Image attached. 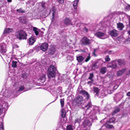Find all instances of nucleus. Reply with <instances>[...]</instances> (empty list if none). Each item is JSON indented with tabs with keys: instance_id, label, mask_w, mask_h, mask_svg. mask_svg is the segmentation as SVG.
<instances>
[{
	"instance_id": "6e6d98bb",
	"label": "nucleus",
	"mask_w": 130,
	"mask_h": 130,
	"mask_svg": "<svg viewBox=\"0 0 130 130\" xmlns=\"http://www.w3.org/2000/svg\"><path fill=\"white\" fill-rule=\"evenodd\" d=\"M32 52V50H31L29 52H28L29 54H30V53H31Z\"/></svg>"
},
{
	"instance_id": "37998d69",
	"label": "nucleus",
	"mask_w": 130,
	"mask_h": 130,
	"mask_svg": "<svg viewBox=\"0 0 130 130\" xmlns=\"http://www.w3.org/2000/svg\"><path fill=\"white\" fill-rule=\"evenodd\" d=\"M45 3L44 2H42L41 3V6L42 7V8H43L44 9L45 8Z\"/></svg>"
},
{
	"instance_id": "f3484780",
	"label": "nucleus",
	"mask_w": 130,
	"mask_h": 130,
	"mask_svg": "<svg viewBox=\"0 0 130 130\" xmlns=\"http://www.w3.org/2000/svg\"><path fill=\"white\" fill-rule=\"evenodd\" d=\"M13 29L10 28H6L5 29L3 34H7L13 31Z\"/></svg>"
},
{
	"instance_id": "0eeeda50",
	"label": "nucleus",
	"mask_w": 130,
	"mask_h": 130,
	"mask_svg": "<svg viewBox=\"0 0 130 130\" xmlns=\"http://www.w3.org/2000/svg\"><path fill=\"white\" fill-rule=\"evenodd\" d=\"M82 44L84 45H90L91 43V41L90 39L87 37H83L81 40Z\"/></svg>"
},
{
	"instance_id": "c03bdc74",
	"label": "nucleus",
	"mask_w": 130,
	"mask_h": 130,
	"mask_svg": "<svg viewBox=\"0 0 130 130\" xmlns=\"http://www.w3.org/2000/svg\"><path fill=\"white\" fill-rule=\"evenodd\" d=\"M80 119L79 118H77L75 120V123H79L80 122Z\"/></svg>"
},
{
	"instance_id": "39448f33",
	"label": "nucleus",
	"mask_w": 130,
	"mask_h": 130,
	"mask_svg": "<svg viewBox=\"0 0 130 130\" xmlns=\"http://www.w3.org/2000/svg\"><path fill=\"white\" fill-rule=\"evenodd\" d=\"M91 123L89 120H85L80 125V130H87V129L89 127V126H91Z\"/></svg>"
},
{
	"instance_id": "052dcab7",
	"label": "nucleus",
	"mask_w": 130,
	"mask_h": 130,
	"mask_svg": "<svg viewBox=\"0 0 130 130\" xmlns=\"http://www.w3.org/2000/svg\"><path fill=\"white\" fill-rule=\"evenodd\" d=\"M58 88H57V91H56L57 93H59V92L58 91Z\"/></svg>"
},
{
	"instance_id": "20e7f679",
	"label": "nucleus",
	"mask_w": 130,
	"mask_h": 130,
	"mask_svg": "<svg viewBox=\"0 0 130 130\" xmlns=\"http://www.w3.org/2000/svg\"><path fill=\"white\" fill-rule=\"evenodd\" d=\"M27 34L25 32L22 30L16 31L15 33V36L20 40L26 39Z\"/></svg>"
},
{
	"instance_id": "3c124183",
	"label": "nucleus",
	"mask_w": 130,
	"mask_h": 130,
	"mask_svg": "<svg viewBox=\"0 0 130 130\" xmlns=\"http://www.w3.org/2000/svg\"><path fill=\"white\" fill-rule=\"evenodd\" d=\"M107 53L109 54H110L112 53V51H107Z\"/></svg>"
},
{
	"instance_id": "ea45409f",
	"label": "nucleus",
	"mask_w": 130,
	"mask_h": 130,
	"mask_svg": "<svg viewBox=\"0 0 130 130\" xmlns=\"http://www.w3.org/2000/svg\"><path fill=\"white\" fill-rule=\"evenodd\" d=\"M4 126L3 122H2L0 124V130H4Z\"/></svg>"
},
{
	"instance_id": "c756f323",
	"label": "nucleus",
	"mask_w": 130,
	"mask_h": 130,
	"mask_svg": "<svg viewBox=\"0 0 130 130\" xmlns=\"http://www.w3.org/2000/svg\"><path fill=\"white\" fill-rule=\"evenodd\" d=\"M26 10L23 9L22 8H20L19 9L17 10V11L19 13H23L25 12Z\"/></svg>"
},
{
	"instance_id": "7c9ffc66",
	"label": "nucleus",
	"mask_w": 130,
	"mask_h": 130,
	"mask_svg": "<svg viewBox=\"0 0 130 130\" xmlns=\"http://www.w3.org/2000/svg\"><path fill=\"white\" fill-rule=\"evenodd\" d=\"M61 113L62 117L63 118H64L66 116V112L64 109L62 108L61 111Z\"/></svg>"
},
{
	"instance_id": "e433bc0d",
	"label": "nucleus",
	"mask_w": 130,
	"mask_h": 130,
	"mask_svg": "<svg viewBox=\"0 0 130 130\" xmlns=\"http://www.w3.org/2000/svg\"><path fill=\"white\" fill-rule=\"evenodd\" d=\"M25 87L24 85L21 86L19 87V89L18 90L19 91H21L25 89Z\"/></svg>"
},
{
	"instance_id": "1a4fd4ad",
	"label": "nucleus",
	"mask_w": 130,
	"mask_h": 130,
	"mask_svg": "<svg viewBox=\"0 0 130 130\" xmlns=\"http://www.w3.org/2000/svg\"><path fill=\"white\" fill-rule=\"evenodd\" d=\"M77 91L80 94L86 97L87 99H89L90 98V95L86 91L82 90L79 88L78 89Z\"/></svg>"
},
{
	"instance_id": "b1692460",
	"label": "nucleus",
	"mask_w": 130,
	"mask_h": 130,
	"mask_svg": "<svg viewBox=\"0 0 130 130\" xmlns=\"http://www.w3.org/2000/svg\"><path fill=\"white\" fill-rule=\"evenodd\" d=\"M46 75L45 74L42 75L40 77L39 79L41 80L42 82H45L46 79Z\"/></svg>"
},
{
	"instance_id": "603ef678",
	"label": "nucleus",
	"mask_w": 130,
	"mask_h": 130,
	"mask_svg": "<svg viewBox=\"0 0 130 130\" xmlns=\"http://www.w3.org/2000/svg\"><path fill=\"white\" fill-rule=\"evenodd\" d=\"M126 8L128 10H130V5L126 7Z\"/></svg>"
},
{
	"instance_id": "bb28decb",
	"label": "nucleus",
	"mask_w": 130,
	"mask_h": 130,
	"mask_svg": "<svg viewBox=\"0 0 130 130\" xmlns=\"http://www.w3.org/2000/svg\"><path fill=\"white\" fill-rule=\"evenodd\" d=\"M97 62H96L93 63L91 66L92 69L93 70H94L96 69H98V67L97 65Z\"/></svg>"
},
{
	"instance_id": "aec40b11",
	"label": "nucleus",
	"mask_w": 130,
	"mask_h": 130,
	"mask_svg": "<svg viewBox=\"0 0 130 130\" xmlns=\"http://www.w3.org/2000/svg\"><path fill=\"white\" fill-rule=\"evenodd\" d=\"M93 93L95 96H97L99 93L100 92L99 89L97 87H94L93 88Z\"/></svg>"
},
{
	"instance_id": "6e6552de",
	"label": "nucleus",
	"mask_w": 130,
	"mask_h": 130,
	"mask_svg": "<svg viewBox=\"0 0 130 130\" xmlns=\"http://www.w3.org/2000/svg\"><path fill=\"white\" fill-rule=\"evenodd\" d=\"M83 100V98L82 96L78 95L75 98V101L77 104L82 105Z\"/></svg>"
},
{
	"instance_id": "6ab92c4d",
	"label": "nucleus",
	"mask_w": 130,
	"mask_h": 130,
	"mask_svg": "<svg viewBox=\"0 0 130 130\" xmlns=\"http://www.w3.org/2000/svg\"><path fill=\"white\" fill-rule=\"evenodd\" d=\"M56 51V49L53 47L50 48L48 51V53L49 54L52 55Z\"/></svg>"
},
{
	"instance_id": "13d9d810",
	"label": "nucleus",
	"mask_w": 130,
	"mask_h": 130,
	"mask_svg": "<svg viewBox=\"0 0 130 130\" xmlns=\"http://www.w3.org/2000/svg\"><path fill=\"white\" fill-rule=\"evenodd\" d=\"M7 1L8 2H11L12 1V0H7Z\"/></svg>"
},
{
	"instance_id": "9d476101",
	"label": "nucleus",
	"mask_w": 130,
	"mask_h": 130,
	"mask_svg": "<svg viewBox=\"0 0 130 130\" xmlns=\"http://www.w3.org/2000/svg\"><path fill=\"white\" fill-rule=\"evenodd\" d=\"M11 59L12 60V67L13 68H15L17 67V61H15L14 60H17V58L15 57L14 56H12L11 58Z\"/></svg>"
},
{
	"instance_id": "69168bd1",
	"label": "nucleus",
	"mask_w": 130,
	"mask_h": 130,
	"mask_svg": "<svg viewBox=\"0 0 130 130\" xmlns=\"http://www.w3.org/2000/svg\"><path fill=\"white\" fill-rule=\"evenodd\" d=\"M34 84H33V87L34 86Z\"/></svg>"
},
{
	"instance_id": "4468645a",
	"label": "nucleus",
	"mask_w": 130,
	"mask_h": 130,
	"mask_svg": "<svg viewBox=\"0 0 130 130\" xmlns=\"http://www.w3.org/2000/svg\"><path fill=\"white\" fill-rule=\"evenodd\" d=\"M64 24L67 26H69L70 25H72L71 20L68 18H66L63 20Z\"/></svg>"
},
{
	"instance_id": "4d7b16f0",
	"label": "nucleus",
	"mask_w": 130,
	"mask_h": 130,
	"mask_svg": "<svg viewBox=\"0 0 130 130\" xmlns=\"http://www.w3.org/2000/svg\"><path fill=\"white\" fill-rule=\"evenodd\" d=\"M128 33L129 34V35L130 36V30L128 31Z\"/></svg>"
},
{
	"instance_id": "774afa93",
	"label": "nucleus",
	"mask_w": 130,
	"mask_h": 130,
	"mask_svg": "<svg viewBox=\"0 0 130 130\" xmlns=\"http://www.w3.org/2000/svg\"><path fill=\"white\" fill-rule=\"evenodd\" d=\"M2 58H3V57L1 56Z\"/></svg>"
},
{
	"instance_id": "7ed1b4c3",
	"label": "nucleus",
	"mask_w": 130,
	"mask_h": 130,
	"mask_svg": "<svg viewBox=\"0 0 130 130\" xmlns=\"http://www.w3.org/2000/svg\"><path fill=\"white\" fill-rule=\"evenodd\" d=\"M57 72L56 66L52 65H50L47 69V76L48 78L51 79L54 77Z\"/></svg>"
},
{
	"instance_id": "412c9836",
	"label": "nucleus",
	"mask_w": 130,
	"mask_h": 130,
	"mask_svg": "<svg viewBox=\"0 0 130 130\" xmlns=\"http://www.w3.org/2000/svg\"><path fill=\"white\" fill-rule=\"evenodd\" d=\"M107 71V69L105 67H102L100 70V73L102 74H104Z\"/></svg>"
},
{
	"instance_id": "58836bf2",
	"label": "nucleus",
	"mask_w": 130,
	"mask_h": 130,
	"mask_svg": "<svg viewBox=\"0 0 130 130\" xmlns=\"http://www.w3.org/2000/svg\"><path fill=\"white\" fill-rule=\"evenodd\" d=\"M55 13V10H53V13L52 14V21L53 22V21L54 20V14Z\"/></svg>"
},
{
	"instance_id": "f257e3e1",
	"label": "nucleus",
	"mask_w": 130,
	"mask_h": 130,
	"mask_svg": "<svg viewBox=\"0 0 130 130\" xmlns=\"http://www.w3.org/2000/svg\"><path fill=\"white\" fill-rule=\"evenodd\" d=\"M7 89L6 86H3L2 91L0 93V115L3 112L5 113L10 105L8 102L10 99L15 96V91L8 88Z\"/></svg>"
},
{
	"instance_id": "8fccbe9b",
	"label": "nucleus",
	"mask_w": 130,
	"mask_h": 130,
	"mask_svg": "<svg viewBox=\"0 0 130 130\" xmlns=\"http://www.w3.org/2000/svg\"><path fill=\"white\" fill-rule=\"evenodd\" d=\"M95 51H96V50H94V51H93V54L95 56H96V54L95 53Z\"/></svg>"
},
{
	"instance_id": "2eb2a0df",
	"label": "nucleus",
	"mask_w": 130,
	"mask_h": 130,
	"mask_svg": "<svg viewBox=\"0 0 130 130\" xmlns=\"http://www.w3.org/2000/svg\"><path fill=\"white\" fill-rule=\"evenodd\" d=\"M118 65L121 66H123L125 65V61L124 59H119L116 60Z\"/></svg>"
},
{
	"instance_id": "c85d7f7f",
	"label": "nucleus",
	"mask_w": 130,
	"mask_h": 130,
	"mask_svg": "<svg viewBox=\"0 0 130 130\" xmlns=\"http://www.w3.org/2000/svg\"><path fill=\"white\" fill-rule=\"evenodd\" d=\"M108 123H109L107 122L104 125V126L107 128H112L113 127V125L109 124H108Z\"/></svg>"
},
{
	"instance_id": "5fc2aeb1",
	"label": "nucleus",
	"mask_w": 130,
	"mask_h": 130,
	"mask_svg": "<svg viewBox=\"0 0 130 130\" xmlns=\"http://www.w3.org/2000/svg\"><path fill=\"white\" fill-rule=\"evenodd\" d=\"M36 41V39L33 37V44Z\"/></svg>"
},
{
	"instance_id": "cd10ccee",
	"label": "nucleus",
	"mask_w": 130,
	"mask_h": 130,
	"mask_svg": "<svg viewBox=\"0 0 130 130\" xmlns=\"http://www.w3.org/2000/svg\"><path fill=\"white\" fill-rule=\"evenodd\" d=\"M79 0H75L73 4V5L75 10L77 9V5L78 3Z\"/></svg>"
},
{
	"instance_id": "680f3d73",
	"label": "nucleus",
	"mask_w": 130,
	"mask_h": 130,
	"mask_svg": "<svg viewBox=\"0 0 130 130\" xmlns=\"http://www.w3.org/2000/svg\"><path fill=\"white\" fill-rule=\"evenodd\" d=\"M129 61H130L129 63H130V56H129Z\"/></svg>"
},
{
	"instance_id": "338daca9",
	"label": "nucleus",
	"mask_w": 130,
	"mask_h": 130,
	"mask_svg": "<svg viewBox=\"0 0 130 130\" xmlns=\"http://www.w3.org/2000/svg\"><path fill=\"white\" fill-rule=\"evenodd\" d=\"M42 33H43V32H42Z\"/></svg>"
},
{
	"instance_id": "c9c22d12",
	"label": "nucleus",
	"mask_w": 130,
	"mask_h": 130,
	"mask_svg": "<svg viewBox=\"0 0 130 130\" xmlns=\"http://www.w3.org/2000/svg\"><path fill=\"white\" fill-rule=\"evenodd\" d=\"M115 120V118L114 117H112L110 118L109 120L107 121L109 123H113Z\"/></svg>"
},
{
	"instance_id": "ddd939ff",
	"label": "nucleus",
	"mask_w": 130,
	"mask_h": 130,
	"mask_svg": "<svg viewBox=\"0 0 130 130\" xmlns=\"http://www.w3.org/2000/svg\"><path fill=\"white\" fill-rule=\"evenodd\" d=\"M109 35L112 37H116L118 36V31L115 29L110 31Z\"/></svg>"
},
{
	"instance_id": "f03ea898",
	"label": "nucleus",
	"mask_w": 130,
	"mask_h": 130,
	"mask_svg": "<svg viewBox=\"0 0 130 130\" xmlns=\"http://www.w3.org/2000/svg\"><path fill=\"white\" fill-rule=\"evenodd\" d=\"M85 108L86 110V114L87 115L89 114L94 115L99 111V107L92 105L90 100L85 105Z\"/></svg>"
},
{
	"instance_id": "9b49d317",
	"label": "nucleus",
	"mask_w": 130,
	"mask_h": 130,
	"mask_svg": "<svg viewBox=\"0 0 130 130\" xmlns=\"http://www.w3.org/2000/svg\"><path fill=\"white\" fill-rule=\"evenodd\" d=\"M116 60L112 61L111 62L109 63L107 65L109 68H111L113 69L116 68L117 67Z\"/></svg>"
},
{
	"instance_id": "473e14b6",
	"label": "nucleus",
	"mask_w": 130,
	"mask_h": 130,
	"mask_svg": "<svg viewBox=\"0 0 130 130\" xmlns=\"http://www.w3.org/2000/svg\"><path fill=\"white\" fill-rule=\"evenodd\" d=\"M73 127L72 125H69L67 126L66 130H73Z\"/></svg>"
},
{
	"instance_id": "5701e85b",
	"label": "nucleus",
	"mask_w": 130,
	"mask_h": 130,
	"mask_svg": "<svg viewBox=\"0 0 130 130\" xmlns=\"http://www.w3.org/2000/svg\"><path fill=\"white\" fill-rule=\"evenodd\" d=\"M95 35L97 37L100 38L104 36L105 35V34L101 32H98L96 33Z\"/></svg>"
},
{
	"instance_id": "a18cd8bd",
	"label": "nucleus",
	"mask_w": 130,
	"mask_h": 130,
	"mask_svg": "<svg viewBox=\"0 0 130 130\" xmlns=\"http://www.w3.org/2000/svg\"><path fill=\"white\" fill-rule=\"evenodd\" d=\"M120 109L119 108H117L116 109H115V110L113 112L114 113H116L119 111H120Z\"/></svg>"
},
{
	"instance_id": "864d4df0",
	"label": "nucleus",
	"mask_w": 130,
	"mask_h": 130,
	"mask_svg": "<svg viewBox=\"0 0 130 130\" xmlns=\"http://www.w3.org/2000/svg\"><path fill=\"white\" fill-rule=\"evenodd\" d=\"M127 95L128 96H130V92H128Z\"/></svg>"
},
{
	"instance_id": "4be33fe9",
	"label": "nucleus",
	"mask_w": 130,
	"mask_h": 130,
	"mask_svg": "<svg viewBox=\"0 0 130 130\" xmlns=\"http://www.w3.org/2000/svg\"><path fill=\"white\" fill-rule=\"evenodd\" d=\"M84 59V57L81 56H76V60L79 62H82Z\"/></svg>"
},
{
	"instance_id": "a19ab883",
	"label": "nucleus",
	"mask_w": 130,
	"mask_h": 130,
	"mask_svg": "<svg viewBox=\"0 0 130 130\" xmlns=\"http://www.w3.org/2000/svg\"><path fill=\"white\" fill-rule=\"evenodd\" d=\"M105 60L106 62H108L110 60V59L109 56L108 55L105 58Z\"/></svg>"
},
{
	"instance_id": "72a5a7b5",
	"label": "nucleus",
	"mask_w": 130,
	"mask_h": 130,
	"mask_svg": "<svg viewBox=\"0 0 130 130\" xmlns=\"http://www.w3.org/2000/svg\"><path fill=\"white\" fill-rule=\"evenodd\" d=\"M94 76V75L93 73H90L89 77L88 78V79L91 80L92 81H93V77Z\"/></svg>"
},
{
	"instance_id": "423d86ee",
	"label": "nucleus",
	"mask_w": 130,
	"mask_h": 130,
	"mask_svg": "<svg viewBox=\"0 0 130 130\" xmlns=\"http://www.w3.org/2000/svg\"><path fill=\"white\" fill-rule=\"evenodd\" d=\"M7 51L6 47L4 43H0V54L3 55L5 54Z\"/></svg>"
},
{
	"instance_id": "dca6fc26",
	"label": "nucleus",
	"mask_w": 130,
	"mask_h": 130,
	"mask_svg": "<svg viewBox=\"0 0 130 130\" xmlns=\"http://www.w3.org/2000/svg\"><path fill=\"white\" fill-rule=\"evenodd\" d=\"M126 68H125L118 71L117 73V76L119 77L123 75L126 71Z\"/></svg>"
},
{
	"instance_id": "bf43d9fd",
	"label": "nucleus",
	"mask_w": 130,
	"mask_h": 130,
	"mask_svg": "<svg viewBox=\"0 0 130 130\" xmlns=\"http://www.w3.org/2000/svg\"><path fill=\"white\" fill-rule=\"evenodd\" d=\"M107 26V25H105L103 27V28H106Z\"/></svg>"
},
{
	"instance_id": "4c0bfd02",
	"label": "nucleus",
	"mask_w": 130,
	"mask_h": 130,
	"mask_svg": "<svg viewBox=\"0 0 130 130\" xmlns=\"http://www.w3.org/2000/svg\"><path fill=\"white\" fill-rule=\"evenodd\" d=\"M60 101L61 107H63L64 104V99H60Z\"/></svg>"
},
{
	"instance_id": "a878e982",
	"label": "nucleus",
	"mask_w": 130,
	"mask_h": 130,
	"mask_svg": "<svg viewBox=\"0 0 130 130\" xmlns=\"http://www.w3.org/2000/svg\"><path fill=\"white\" fill-rule=\"evenodd\" d=\"M39 29L37 28L33 27V31H34L36 36H37L39 34Z\"/></svg>"
},
{
	"instance_id": "09e8293b",
	"label": "nucleus",
	"mask_w": 130,
	"mask_h": 130,
	"mask_svg": "<svg viewBox=\"0 0 130 130\" xmlns=\"http://www.w3.org/2000/svg\"><path fill=\"white\" fill-rule=\"evenodd\" d=\"M93 81H92L91 80V81H89L87 83V84L89 85H91V83L93 82Z\"/></svg>"
},
{
	"instance_id": "49530a36",
	"label": "nucleus",
	"mask_w": 130,
	"mask_h": 130,
	"mask_svg": "<svg viewBox=\"0 0 130 130\" xmlns=\"http://www.w3.org/2000/svg\"><path fill=\"white\" fill-rule=\"evenodd\" d=\"M60 4H62L64 3V0H57Z\"/></svg>"
},
{
	"instance_id": "2f4dec72",
	"label": "nucleus",
	"mask_w": 130,
	"mask_h": 130,
	"mask_svg": "<svg viewBox=\"0 0 130 130\" xmlns=\"http://www.w3.org/2000/svg\"><path fill=\"white\" fill-rule=\"evenodd\" d=\"M28 42L30 45H32V35L31 37L28 40Z\"/></svg>"
},
{
	"instance_id": "0e129e2a",
	"label": "nucleus",
	"mask_w": 130,
	"mask_h": 130,
	"mask_svg": "<svg viewBox=\"0 0 130 130\" xmlns=\"http://www.w3.org/2000/svg\"><path fill=\"white\" fill-rule=\"evenodd\" d=\"M129 71V73H130V70H129V71Z\"/></svg>"
},
{
	"instance_id": "79ce46f5",
	"label": "nucleus",
	"mask_w": 130,
	"mask_h": 130,
	"mask_svg": "<svg viewBox=\"0 0 130 130\" xmlns=\"http://www.w3.org/2000/svg\"><path fill=\"white\" fill-rule=\"evenodd\" d=\"M90 53L89 54V56L87 57V58H86V60H85V61L86 62H88L90 60V58H91L90 56Z\"/></svg>"
},
{
	"instance_id": "f704fd0d",
	"label": "nucleus",
	"mask_w": 130,
	"mask_h": 130,
	"mask_svg": "<svg viewBox=\"0 0 130 130\" xmlns=\"http://www.w3.org/2000/svg\"><path fill=\"white\" fill-rule=\"evenodd\" d=\"M97 96L99 98H103L105 96V95L104 93H102L100 94L99 93Z\"/></svg>"
},
{
	"instance_id": "a211bd4d",
	"label": "nucleus",
	"mask_w": 130,
	"mask_h": 130,
	"mask_svg": "<svg viewBox=\"0 0 130 130\" xmlns=\"http://www.w3.org/2000/svg\"><path fill=\"white\" fill-rule=\"evenodd\" d=\"M117 28L120 30H123V28L124 27V26L122 23H117Z\"/></svg>"
},
{
	"instance_id": "de8ad7c7",
	"label": "nucleus",
	"mask_w": 130,
	"mask_h": 130,
	"mask_svg": "<svg viewBox=\"0 0 130 130\" xmlns=\"http://www.w3.org/2000/svg\"><path fill=\"white\" fill-rule=\"evenodd\" d=\"M83 31H85L86 32H87L88 31V29L86 27H85L83 29Z\"/></svg>"
},
{
	"instance_id": "393cba45",
	"label": "nucleus",
	"mask_w": 130,
	"mask_h": 130,
	"mask_svg": "<svg viewBox=\"0 0 130 130\" xmlns=\"http://www.w3.org/2000/svg\"><path fill=\"white\" fill-rule=\"evenodd\" d=\"M20 22L22 23H25L26 22V18L24 17H21L19 18Z\"/></svg>"
},
{
	"instance_id": "f8f14e48",
	"label": "nucleus",
	"mask_w": 130,
	"mask_h": 130,
	"mask_svg": "<svg viewBox=\"0 0 130 130\" xmlns=\"http://www.w3.org/2000/svg\"><path fill=\"white\" fill-rule=\"evenodd\" d=\"M48 47V44L46 43H44L42 44L40 46V49L43 51H45L47 49Z\"/></svg>"
},
{
	"instance_id": "e2e57ef3",
	"label": "nucleus",
	"mask_w": 130,
	"mask_h": 130,
	"mask_svg": "<svg viewBox=\"0 0 130 130\" xmlns=\"http://www.w3.org/2000/svg\"><path fill=\"white\" fill-rule=\"evenodd\" d=\"M23 75H24V74H22V77H23V76H24Z\"/></svg>"
}]
</instances>
